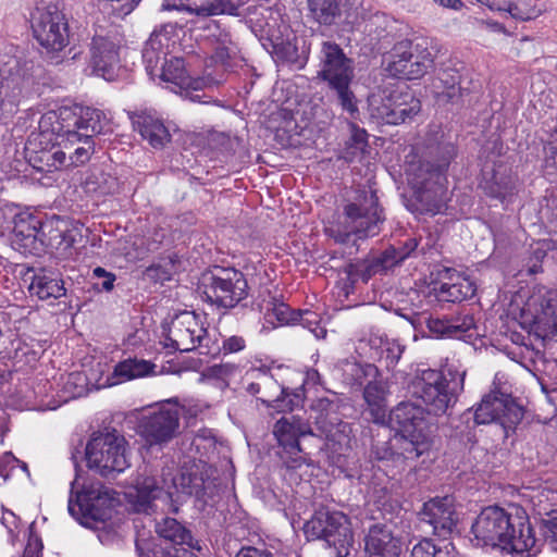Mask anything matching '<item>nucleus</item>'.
Segmentation results:
<instances>
[{
	"label": "nucleus",
	"instance_id": "nucleus-1",
	"mask_svg": "<svg viewBox=\"0 0 557 557\" xmlns=\"http://www.w3.org/2000/svg\"><path fill=\"white\" fill-rule=\"evenodd\" d=\"M471 542L479 547L535 555L540 548L527 512L519 507L483 508L471 524Z\"/></svg>",
	"mask_w": 557,
	"mask_h": 557
},
{
	"label": "nucleus",
	"instance_id": "nucleus-2",
	"mask_svg": "<svg viewBox=\"0 0 557 557\" xmlns=\"http://www.w3.org/2000/svg\"><path fill=\"white\" fill-rule=\"evenodd\" d=\"M391 422L399 433L394 437L396 467L405 469L428 453L433 444L434 425L423 408L411 403H400L389 413Z\"/></svg>",
	"mask_w": 557,
	"mask_h": 557
},
{
	"label": "nucleus",
	"instance_id": "nucleus-3",
	"mask_svg": "<svg viewBox=\"0 0 557 557\" xmlns=\"http://www.w3.org/2000/svg\"><path fill=\"white\" fill-rule=\"evenodd\" d=\"M385 221L383 209L379 206V199L372 189H361L354 201L344 207V219L336 225L325 228L326 234L336 243L348 245L351 243L355 250H359L358 240L374 237L380 234Z\"/></svg>",
	"mask_w": 557,
	"mask_h": 557
},
{
	"label": "nucleus",
	"instance_id": "nucleus-4",
	"mask_svg": "<svg viewBox=\"0 0 557 557\" xmlns=\"http://www.w3.org/2000/svg\"><path fill=\"white\" fill-rule=\"evenodd\" d=\"M456 154V146L453 143L441 141L430 146L422 159L407 164L405 173L408 184L416 189L420 200L428 199L431 193L436 197L443 191L441 180L445 177Z\"/></svg>",
	"mask_w": 557,
	"mask_h": 557
},
{
	"label": "nucleus",
	"instance_id": "nucleus-5",
	"mask_svg": "<svg viewBox=\"0 0 557 557\" xmlns=\"http://www.w3.org/2000/svg\"><path fill=\"white\" fill-rule=\"evenodd\" d=\"M321 53L320 76L327 82L341 108L355 119L359 111L357 99L350 89V83L354 78L352 61L345 55L343 49L335 42H323Z\"/></svg>",
	"mask_w": 557,
	"mask_h": 557
},
{
	"label": "nucleus",
	"instance_id": "nucleus-6",
	"mask_svg": "<svg viewBox=\"0 0 557 557\" xmlns=\"http://www.w3.org/2000/svg\"><path fill=\"white\" fill-rule=\"evenodd\" d=\"M304 531L310 540L325 541L336 557H347L354 544L349 518L341 511L320 508L305 523Z\"/></svg>",
	"mask_w": 557,
	"mask_h": 557
},
{
	"label": "nucleus",
	"instance_id": "nucleus-7",
	"mask_svg": "<svg viewBox=\"0 0 557 557\" xmlns=\"http://www.w3.org/2000/svg\"><path fill=\"white\" fill-rule=\"evenodd\" d=\"M85 456L88 468L102 476L121 473L129 467L126 441L115 430L94 434L86 445Z\"/></svg>",
	"mask_w": 557,
	"mask_h": 557
},
{
	"label": "nucleus",
	"instance_id": "nucleus-8",
	"mask_svg": "<svg viewBox=\"0 0 557 557\" xmlns=\"http://www.w3.org/2000/svg\"><path fill=\"white\" fill-rule=\"evenodd\" d=\"M433 63L426 39H405L393 47L386 72L396 78L419 79L428 73Z\"/></svg>",
	"mask_w": 557,
	"mask_h": 557
},
{
	"label": "nucleus",
	"instance_id": "nucleus-9",
	"mask_svg": "<svg viewBox=\"0 0 557 557\" xmlns=\"http://www.w3.org/2000/svg\"><path fill=\"white\" fill-rule=\"evenodd\" d=\"M78 485L79 479L76 476L71 483L67 506L69 512L76 519L104 520L109 516L108 510L120 503L117 494L100 481L84 483L82 490L76 491L75 488Z\"/></svg>",
	"mask_w": 557,
	"mask_h": 557
},
{
	"label": "nucleus",
	"instance_id": "nucleus-10",
	"mask_svg": "<svg viewBox=\"0 0 557 557\" xmlns=\"http://www.w3.org/2000/svg\"><path fill=\"white\" fill-rule=\"evenodd\" d=\"M54 117L52 133L58 137H64L71 145L82 140L83 137L92 138L104 132L108 120L102 111L92 108H79L78 111L71 108H60L52 112Z\"/></svg>",
	"mask_w": 557,
	"mask_h": 557
},
{
	"label": "nucleus",
	"instance_id": "nucleus-11",
	"mask_svg": "<svg viewBox=\"0 0 557 557\" xmlns=\"http://www.w3.org/2000/svg\"><path fill=\"white\" fill-rule=\"evenodd\" d=\"M35 39L47 52H60L70 42L69 23L57 3L36 8L32 14Z\"/></svg>",
	"mask_w": 557,
	"mask_h": 557
},
{
	"label": "nucleus",
	"instance_id": "nucleus-12",
	"mask_svg": "<svg viewBox=\"0 0 557 557\" xmlns=\"http://www.w3.org/2000/svg\"><path fill=\"white\" fill-rule=\"evenodd\" d=\"M30 69L29 62L0 54V121L10 119L16 112L29 81Z\"/></svg>",
	"mask_w": 557,
	"mask_h": 557
},
{
	"label": "nucleus",
	"instance_id": "nucleus-13",
	"mask_svg": "<svg viewBox=\"0 0 557 557\" xmlns=\"http://www.w3.org/2000/svg\"><path fill=\"white\" fill-rule=\"evenodd\" d=\"M205 298L219 308L231 309L247 296V281L235 269H218L202 280Z\"/></svg>",
	"mask_w": 557,
	"mask_h": 557
},
{
	"label": "nucleus",
	"instance_id": "nucleus-14",
	"mask_svg": "<svg viewBox=\"0 0 557 557\" xmlns=\"http://www.w3.org/2000/svg\"><path fill=\"white\" fill-rule=\"evenodd\" d=\"M208 343L207 329L195 312L183 311L172 319L166 333V347L180 351L199 348L200 354H209Z\"/></svg>",
	"mask_w": 557,
	"mask_h": 557
},
{
	"label": "nucleus",
	"instance_id": "nucleus-15",
	"mask_svg": "<svg viewBox=\"0 0 557 557\" xmlns=\"http://www.w3.org/2000/svg\"><path fill=\"white\" fill-rule=\"evenodd\" d=\"M523 417L522 407L510 394L494 389L485 395L474 412L476 424H488L495 421L516 423Z\"/></svg>",
	"mask_w": 557,
	"mask_h": 557
},
{
	"label": "nucleus",
	"instance_id": "nucleus-16",
	"mask_svg": "<svg viewBox=\"0 0 557 557\" xmlns=\"http://www.w3.org/2000/svg\"><path fill=\"white\" fill-rule=\"evenodd\" d=\"M363 0H307L309 16L320 25L345 23L355 26Z\"/></svg>",
	"mask_w": 557,
	"mask_h": 557
},
{
	"label": "nucleus",
	"instance_id": "nucleus-17",
	"mask_svg": "<svg viewBox=\"0 0 557 557\" xmlns=\"http://www.w3.org/2000/svg\"><path fill=\"white\" fill-rule=\"evenodd\" d=\"M311 409L315 412L314 424L321 432V435L333 443V449L343 451L350 447L351 428L348 423L339 420L333 409V404L326 398L318 399Z\"/></svg>",
	"mask_w": 557,
	"mask_h": 557
},
{
	"label": "nucleus",
	"instance_id": "nucleus-18",
	"mask_svg": "<svg viewBox=\"0 0 557 557\" xmlns=\"http://www.w3.org/2000/svg\"><path fill=\"white\" fill-rule=\"evenodd\" d=\"M178 421L177 409L162 406L143 417L139 423L140 434L150 445L166 443L175 436Z\"/></svg>",
	"mask_w": 557,
	"mask_h": 557
},
{
	"label": "nucleus",
	"instance_id": "nucleus-19",
	"mask_svg": "<svg viewBox=\"0 0 557 557\" xmlns=\"http://www.w3.org/2000/svg\"><path fill=\"white\" fill-rule=\"evenodd\" d=\"M273 434L286 455V463L288 467H296V462L300 459L299 437L305 435H313L311 426L298 417L282 418L277 420L273 428Z\"/></svg>",
	"mask_w": 557,
	"mask_h": 557
},
{
	"label": "nucleus",
	"instance_id": "nucleus-20",
	"mask_svg": "<svg viewBox=\"0 0 557 557\" xmlns=\"http://www.w3.org/2000/svg\"><path fill=\"white\" fill-rule=\"evenodd\" d=\"M135 511L152 513L159 509V504L170 505L173 491L170 486H161L154 476L143 475L136 480L135 492L129 494Z\"/></svg>",
	"mask_w": 557,
	"mask_h": 557
},
{
	"label": "nucleus",
	"instance_id": "nucleus-21",
	"mask_svg": "<svg viewBox=\"0 0 557 557\" xmlns=\"http://www.w3.org/2000/svg\"><path fill=\"white\" fill-rule=\"evenodd\" d=\"M420 520L432 529V533L446 537L457 524V516L450 497L433 498L423 505Z\"/></svg>",
	"mask_w": 557,
	"mask_h": 557
},
{
	"label": "nucleus",
	"instance_id": "nucleus-22",
	"mask_svg": "<svg viewBox=\"0 0 557 557\" xmlns=\"http://www.w3.org/2000/svg\"><path fill=\"white\" fill-rule=\"evenodd\" d=\"M160 78L164 82L171 83L180 89V92H185V97L194 102H202V97L196 91L207 87L210 84L208 78L190 77L184 65V60L174 58L165 61L161 66L159 74ZM208 101H203L207 103Z\"/></svg>",
	"mask_w": 557,
	"mask_h": 557
},
{
	"label": "nucleus",
	"instance_id": "nucleus-23",
	"mask_svg": "<svg viewBox=\"0 0 557 557\" xmlns=\"http://www.w3.org/2000/svg\"><path fill=\"white\" fill-rule=\"evenodd\" d=\"M117 45L110 38L95 35L90 47V64L96 75L112 81L119 69Z\"/></svg>",
	"mask_w": 557,
	"mask_h": 557
},
{
	"label": "nucleus",
	"instance_id": "nucleus-24",
	"mask_svg": "<svg viewBox=\"0 0 557 557\" xmlns=\"http://www.w3.org/2000/svg\"><path fill=\"white\" fill-rule=\"evenodd\" d=\"M134 129L154 148L162 149L171 140V134L164 122L150 113H140L133 119Z\"/></svg>",
	"mask_w": 557,
	"mask_h": 557
},
{
	"label": "nucleus",
	"instance_id": "nucleus-25",
	"mask_svg": "<svg viewBox=\"0 0 557 557\" xmlns=\"http://www.w3.org/2000/svg\"><path fill=\"white\" fill-rule=\"evenodd\" d=\"M413 393L422 399L430 412L444 413L457 400V389L450 385H413Z\"/></svg>",
	"mask_w": 557,
	"mask_h": 557
},
{
	"label": "nucleus",
	"instance_id": "nucleus-26",
	"mask_svg": "<svg viewBox=\"0 0 557 557\" xmlns=\"http://www.w3.org/2000/svg\"><path fill=\"white\" fill-rule=\"evenodd\" d=\"M528 307L534 309L533 323L539 332L557 319V289L539 292L530 298Z\"/></svg>",
	"mask_w": 557,
	"mask_h": 557
},
{
	"label": "nucleus",
	"instance_id": "nucleus-27",
	"mask_svg": "<svg viewBox=\"0 0 557 557\" xmlns=\"http://www.w3.org/2000/svg\"><path fill=\"white\" fill-rule=\"evenodd\" d=\"M170 38L163 30L153 32L143 49V60L147 73L154 77L159 64H164L169 52Z\"/></svg>",
	"mask_w": 557,
	"mask_h": 557
},
{
	"label": "nucleus",
	"instance_id": "nucleus-28",
	"mask_svg": "<svg viewBox=\"0 0 557 557\" xmlns=\"http://www.w3.org/2000/svg\"><path fill=\"white\" fill-rule=\"evenodd\" d=\"M275 392L259 399L277 412L292 411L302 405L305 399V385L289 388L284 385H273Z\"/></svg>",
	"mask_w": 557,
	"mask_h": 557
},
{
	"label": "nucleus",
	"instance_id": "nucleus-29",
	"mask_svg": "<svg viewBox=\"0 0 557 557\" xmlns=\"http://www.w3.org/2000/svg\"><path fill=\"white\" fill-rule=\"evenodd\" d=\"M208 44L211 50V64L226 66L238 52L231 34L218 27L208 36Z\"/></svg>",
	"mask_w": 557,
	"mask_h": 557
},
{
	"label": "nucleus",
	"instance_id": "nucleus-30",
	"mask_svg": "<svg viewBox=\"0 0 557 557\" xmlns=\"http://www.w3.org/2000/svg\"><path fill=\"white\" fill-rule=\"evenodd\" d=\"M474 319L470 314L458 315L450 319L430 318L429 331L437 337H460L474 327Z\"/></svg>",
	"mask_w": 557,
	"mask_h": 557
},
{
	"label": "nucleus",
	"instance_id": "nucleus-31",
	"mask_svg": "<svg viewBox=\"0 0 557 557\" xmlns=\"http://www.w3.org/2000/svg\"><path fill=\"white\" fill-rule=\"evenodd\" d=\"M156 532L160 537L173 544L186 545L188 548L197 552L201 550L200 542L194 539L190 531L174 518H163L157 522Z\"/></svg>",
	"mask_w": 557,
	"mask_h": 557
},
{
	"label": "nucleus",
	"instance_id": "nucleus-32",
	"mask_svg": "<svg viewBox=\"0 0 557 557\" xmlns=\"http://www.w3.org/2000/svg\"><path fill=\"white\" fill-rule=\"evenodd\" d=\"M364 548L380 550H403L401 540L395 534L391 523L372 524L364 536Z\"/></svg>",
	"mask_w": 557,
	"mask_h": 557
},
{
	"label": "nucleus",
	"instance_id": "nucleus-33",
	"mask_svg": "<svg viewBox=\"0 0 557 557\" xmlns=\"http://www.w3.org/2000/svg\"><path fill=\"white\" fill-rule=\"evenodd\" d=\"M391 124L398 125L410 121L421 110V102L409 91H392Z\"/></svg>",
	"mask_w": 557,
	"mask_h": 557
},
{
	"label": "nucleus",
	"instance_id": "nucleus-34",
	"mask_svg": "<svg viewBox=\"0 0 557 557\" xmlns=\"http://www.w3.org/2000/svg\"><path fill=\"white\" fill-rule=\"evenodd\" d=\"M450 282L442 283L435 289L438 299L449 302H460L474 296L475 284L469 277L457 274L449 277Z\"/></svg>",
	"mask_w": 557,
	"mask_h": 557
},
{
	"label": "nucleus",
	"instance_id": "nucleus-35",
	"mask_svg": "<svg viewBox=\"0 0 557 557\" xmlns=\"http://www.w3.org/2000/svg\"><path fill=\"white\" fill-rule=\"evenodd\" d=\"M29 292L41 300L59 299L66 294L63 280L44 271L33 276Z\"/></svg>",
	"mask_w": 557,
	"mask_h": 557
},
{
	"label": "nucleus",
	"instance_id": "nucleus-36",
	"mask_svg": "<svg viewBox=\"0 0 557 557\" xmlns=\"http://www.w3.org/2000/svg\"><path fill=\"white\" fill-rule=\"evenodd\" d=\"M156 364L145 359L128 358L119 362L114 375L124 381L141 379L154 373Z\"/></svg>",
	"mask_w": 557,
	"mask_h": 557
},
{
	"label": "nucleus",
	"instance_id": "nucleus-37",
	"mask_svg": "<svg viewBox=\"0 0 557 557\" xmlns=\"http://www.w3.org/2000/svg\"><path fill=\"white\" fill-rule=\"evenodd\" d=\"M386 385H366L363 397L374 422H384L387 412Z\"/></svg>",
	"mask_w": 557,
	"mask_h": 557
},
{
	"label": "nucleus",
	"instance_id": "nucleus-38",
	"mask_svg": "<svg viewBox=\"0 0 557 557\" xmlns=\"http://www.w3.org/2000/svg\"><path fill=\"white\" fill-rule=\"evenodd\" d=\"M459 83L460 75L457 71H443L434 83L438 101L456 102L461 96Z\"/></svg>",
	"mask_w": 557,
	"mask_h": 557
},
{
	"label": "nucleus",
	"instance_id": "nucleus-39",
	"mask_svg": "<svg viewBox=\"0 0 557 557\" xmlns=\"http://www.w3.org/2000/svg\"><path fill=\"white\" fill-rule=\"evenodd\" d=\"M367 262L368 270H366V277H371L400 264L401 257H398L396 248L391 246L379 255L367 258Z\"/></svg>",
	"mask_w": 557,
	"mask_h": 557
},
{
	"label": "nucleus",
	"instance_id": "nucleus-40",
	"mask_svg": "<svg viewBox=\"0 0 557 557\" xmlns=\"http://www.w3.org/2000/svg\"><path fill=\"white\" fill-rule=\"evenodd\" d=\"M59 146H63L69 151L70 165H82L86 163L94 152V143L91 138L82 136L81 141L71 145L64 137H60Z\"/></svg>",
	"mask_w": 557,
	"mask_h": 557
},
{
	"label": "nucleus",
	"instance_id": "nucleus-41",
	"mask_svg": "<svg viewBox=\"0 0 557 557\" xmlns=\"http://www.w3.org/2000/svg\"><path fill=\"white\" fill-rule=\"evenodd\" d=\"M344 374L354 383H377L379 370L372 363L346 362Z\"/></svg>",
	"mask_w": 557,
	"mask_h": 557
},
{
	"label": "nucleus",
	"instance_id": "nucleus-42",
	"mask_svg": "<svg viewBox=\"0 0 557 557\" xmlns=\"http://www.w3.org/2000/svg\"><path fill=\"white\" fill-rule=\"evenodd\" d=\"M245 0H211L196 9L198 15L210 16L219 14L238 15V9Z\"/></svg>",
	"mask_w": 557,
	"mask_h": 557
},
{
	"label": "nucleus",
	"instance_id": "nucleus-43",
	"mask_svg": "<svg viewBox=\"0 0 557 557\" xmlns=\"http://www.w3.org/2000/svg\"><path fill=\"white\" fill-rule=\"evenodd\" d=\"M176 493L183 495H193L197 493L201 487V479L188 471L187 469H181L173 478H172V486Z\"/></svg>",
	"mask_w": 557,
	"mask_h": 557
},
{
	"label": "nucleus",
	"instance_id": "nucleus-44",
	"mask_svg": "<svg viewBox=\"0 0 557 557\" xmlns=\"http://www.w3.org/2000/svg\"><path fill=\"white\" fill-rule=\"evenodd\" d=\"M497 11L509 13L512 18L521 22L533 20L540 14V10L532 7L527 0L504 1L503 5L497 8Z\"/></svg>",
	"mask_w": 557,
	"mask_h": 557
},
{
	"label": "nucleus",
	"instance_id": "nucleus-45",
	"mask_svg": "<svg viewBox=\"0 0 557 557\" xmlns=\"http://www.w3.org/2000/svg\"><path fill=\"white\" fill-rule=\"evenodd\" d=\"M368 134L364 129L352 126L351 136L346 144L345 160L352 162L363 154L368 147Z\"/></svg>",
	"mask_w": 557,
	"mask_h": 557
},
{
	"label": "nucleus",
	"instance_id": "nucleus-46",
	"mask_svg": "<svg viewBox=\"0 0 557 557\" xmlns=\"http://www.w3.org/2000/svg\"><path fill=\"white\" fill-rule=\"evenodd\" d=\"M392 106V91L383 96L373 95L369 99L371 116L385 124H391Z\"/></svg>",
	"mask_w": 557,
	"mask_h": 557
},
{
	"label": "nucleus",
	"instance_id": "nucleus-47",
	"mask_svg": "<svg viewBox=\"0 0 557 557\" xmlns=\"http://www.w3.org/2000/svg\"><path fill=\"white\" fill-rule=\"evenodd\" d=\"M533 503L541 520L550 517L553 512H557V509L553 508L557 505V492L543 488L533 496Z\"/></svg>",
	"mask_w": 557,
	"mask_h": 557
},
{
	"label": "nucleus",
	"instance_id": "nucleus-48",
	"mask_svg": "<svg viewBox=\"0 0 557 557\" xmlns=\"http://www.w3.org/2000/svg\"><path fill=\"white\" fill-rule=\"evenodd\" d=\"M86 188L99 195L113 194L117 189V182L106 173L91 174L86 180Z\"/></svg>",
	"mask_w": 557,
	"mask_h": 557
},
{
	"label": "nucleus",
	"instance_id": "nucleus-49",
	"mask_svg": "<svg viewBox=\"0 0 557 557\" xmlns=\"http://www.w3.org/2000/svg\"><path fill=\"white\" fill-rule=\"evenodd\" d=\"M359 18L355 25H359L361 22L364 23V30L369 34H375L376 36H381V34L385 30L388 18L386 14L382 12H375L373 14H367L364 9L359 10Z\"/></svg>",
	"mask_w": 557,
	"mask_h": 557
},
{
	"label": "nucleus",
	"instance_id": "nucleus-50",
	"mask_svg": "<svg viewBox=\"0 0 557 557\" xmlns=\"http://www.w3.org/2000/svg\"><path fill=\"white\" fill-rule=\"evenodd\" d=\"M175 268V261L172 257L169 258L164 263L151 264L145 270V276L154 282L163 284L170 281Z\"/></svg>",
	"mask_w": 557,
	"mask_h": 557
},
{
	"label": "nucleus",
	"instance_id": "nucleus-51",
	"mask_svg": "<svg viewBox=\"0 0 557 557\" xmlns=\"http://www.w3.org/2000/svg\"><path fill=\"white\" fill-rule=\"evenodd\" d=\"M409 557H450L448 546L437 547L430 540L416 544Z\"/></svg>",
	"mask_w": 557,
	"mask_h": 557
},
{
	"label": "nucleus",
	"instance_id": "nucleus-52",
	"mask_svg": "<svg viewBox=\"0 0 557 557\" xmlns=\"http://www.w3.org/2000/svg\"><path fill=\"white\" fill-rule=\"evenodd\" d=\"M91 389L88 385H62V388L58 391L59 399L51 405L50 409H57L62 404H66L71 399L87 396Z\"/></svg>",
	"mask_w": 557,
	"mask_h": 557
},
{
	"label": "nucleus",
	"instance_id": "nucleus-53",
	"mask_svg": "<svg viewBox=\"0 0 557 557\" xmlns=\"http://www.w3.org/2000/svg\"><path fill=\"white\" fill-rule=\"evenodd\" d=\"M366 270H368L367 259L347 263L342 270L346 275V284L352 286L359 280L368 282L370 277H366Z\"/></svg>",
	"mask_w": 557,
	"mask_h": 557
},
{
	"label": "nucleus",
	"instance_id": "nucleus-54",
	"mask_svg": "<svg viewBox=\"0 0 557 557\" xmlns=\"http://www.w3.org/2000/svg\"><path fill=\"white\" fill-rule=\"evenodd\" d=\"M298 321L304 327L308 329L317 338L325 337L326 330L320 325L318 313L306 310L304 312H300Z\"/></svg>",
	"mask_w": 557,
	"mask_h": 557
},
{
	"label": "nucleus",
	"instance_id": "nucleus-55",
	"mask_svg": "<svg viewBox=\"0 0 557 557\" xmlns=\"http://www.w3.org/2000/svg\"><path fill=\"white\" fill-rule=\"evenodd\" d=\"M238 371L237 366L231 363L213 364L206 371V376L211 380L226 381Z\"/></svg>",
	"mask_w": 557,
	"mask_h": 557
},
{
	"label": "nucleus",
	"instance_id": "nucleus-56",
	"mask_svg": "<svg viewBox=\"0 0 557 557\" xmlns=\"http://www.w3.org/2000/svg\"><path fill=\"white\" fill-rule=\"evenodd\" d=\"M541 529L552 549L557 552V512L542 519Z\"/></svg>",
	"mask_w": 557,
	"mask_h": 557
},
{
	"label": "nucleus",
	"instance_id": "nucleus-57",
	"mask_svg": "<svg viewBox=\"0 0 557 557\" xmlns=\"http://www.w3.org/2000/svg\"><path fill=\"white\" fill-rule=\"evenodd\" d=\"M440 372L442 383H463L466 377V370L457 362H447Z\"/></svg>",
	"mask_w": 557,
	"mask_h": 557
},
{
	"label": "nucleus",
	"instance_id": "nucleus-58",
	"mask_svg": "<svg viewBox=\"0 0 557 557\" xmlns=\"http://www.w3.org/2000/svg\"><path fill=\"white\" fill-rule=\"evenodd\" d=\"M284 369L281 366H273V367L262 366L260 368H251L248 371V374H250L252 379L273 380V381L277 382L281 379L280 373Z\"/></svg>",
	"mask_w": 557,
	"mask_h": 557
},
{
	"label": "nucleus",
	"instance_id": "nucleus-59",
	"mask_svg": "<svg viewBox=\"0 0 557 557\" xmlns=\"http://www.w3.org/2000/svg\"><path fill=\"white\" fill-rule=\"evenodd\" d=\"M273 314L276 317L277 321L282 323H296L298 322V319L300 317V312H296L290 310V308L281 302V304H274L272 308Z\"/></svg>",
	"mask_w": 557,
	"mask_h": 557
},
{
	"label": "nucleus",
	"instance_id": "nucleus-60",
	"mask_svg": "<svg viewBox=\"0 0 557 557\" xmlns=\"http://www.w3.org/2000/svg\"><path fill=\"white\" fill-rule=\"evenodd\" d=\"M69 152L62 150V149H55L53 151H47L42 153V157L40 158L41 161L46 160V164L51 168H60L61 165L65 164L66 161V154Z\"/></svg>",
	"mask_w": 557,
	"mask_h": 557
},
{
	"label": "nucleus",
	"instance_id": "nucleus-61",
	"mask_svg": "<svg viewBox=\"0 0 557 557\" xmlns=\"http://www.w3.org/2000/svg\"><path fill=\"white\" fill-rule=\"evenodd\" d=\"M276 53L287 62L295 63L298 59V49L296 45L287 41L276 45Z\"/></svg>",
	"mask_w": 557,
	"mask_h": 557
},
{
	"label": "nucleus",
	"instance_id": "nucleus-62",
	"mask_svg": "<svg viewBox=\"0 0 557 557\" xmlns=\"http://www.w3.org/2000/svg\"><path fill=\"white\" fill-rule=\"evenodd\" d=\"M246 347V342L242 336H230L224 339L222 349L224 354H234L242 351Z\"/></svg>",
	"mask_w": 557,
	"mask_h": 557
},
{
	"label": "nucleus",
	"instance_id": "nucleus-63",
	"mask_svg": "<svg viewBox=\"0 0 557 557\" xmlns=\"http://www.w3.org/2000/svg\"><path fill=\"white\" fill-rule=\"evenodd\" d=\"M18 460L13 456L12 453H4L0 457V476L8 479L10 472L15 468Z\"/></svg>",
	"mask_w": 557,
	"mask_h": 557
},
{
	"label": "nucleus",
	"instance_id": "nucleus-64",
	"mask_svg": "<svg viewBox=\"0 0 557 557\" xmlns=\"http://www.w3.org/2000/svg\"><path fill=\"white\" fill-rule=\"evenodd\" d=\"M235 557H274V556L268 549L247 546V547L240 548V550L236 554Z\"/></svg>",
	"mask_w": 557,
	"mask_h": 557
}]
</instances>
